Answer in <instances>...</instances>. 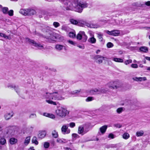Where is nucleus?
I'll return each mask as SVG.
<instances>
[{
    "instance_id": "nucleus-3",
    "label": "nucleus",
    "mask_w": 150,
    "mask_h": 150,
    "mask_svg": "<svg viewBox=\"0 0 150 150\" xmlns=\"http://www.w3.org/2000/svg\"><path fill=\"white\" fill-rule=\"evenodd\" d=\"M51 29L52 28L49 26L45 27L42 29L43 34H39V35L46 39L48 42H52L53 41H55L56 37L55 33Z\"/></svg>"
},
{
    "instance_id": "nucleus-19",
    "label": "nucleus",
    "mask_w": 150,
    "mask_h": 150,
    "mask_svg": "<svg viewBox=\"0 0 150 150\" xmlns=\"http://www.w3.org/2000/svg\"><path fill=\"white\" fill-rule=\"evenodd\" d=\"M27 11L28 12V15H33L35 13V10L31 8L28 9Z\"/></svg>"
},
{
    "instance_id": "nucleus-59",
    "label": "nucleus",
    "mask_w": 150,
    "mask_h": 150,
    "mask_svg": "<svg viewBox=\"0 0 150 150\" xmlns=\"http://www.w3.org/2000/svg\"><path fill=\"white\" fill-rule=\"evenodd\" d=\"M4 34L1 33H0V36L1 37H3L4 35Z\"/></svg>"
},
{
    "instance_id": "nucleus-6",
    "label": "nucleus",
    "mask_w": 150,
    "mask_h": 150,
    "mask_svg": "<svg viewBox=\"0 0 150 150\" xmlns=\"http://www.w3.org/2000/svg\"><path fill=\"white\" fill-rule=\"evenodd\" d=\"M107 85L109 87L113 89H116L120 86L119 82L117 81H111L107 84Z\"/></svg>"
},
{
    "instance_id": "nucleus-5",
    "label": "nucleus",
    "mask_w": 150,
    "mask_h": 150,
    "mask_svg": "<svg viewBox=\"0 0 150 150\" xmlns=\"http://www.w3.org/2000/svg\"><path fill=\"white\" fill-rule=\"evenodd\" d=\"M25 40L26 42L32 45L35 47H37L38 49L42 50L44 49L43 45L40 43H37L34 40H31L28 38H26L25 39Z\"/></svg>"
},
{
    "instance_id": "nucleus-48",
    "label": "nucleus",
    "mask_w": 150,
    "mask_h": 150,
    "mask_svg": "<svg viewBox=\"0 0 150 150\" xmlns=\"http://www.w3.org/2000/svg\"><path fill=\"white\" fill-rule=\"evenodd\" d=\"M3 37L8 39V40H11V37L10 35H9L8 36H7L4 34V35Z\"/></svg>"
},
{
    "instance_id": "nucleus-17",
    "label": "nucleus",
    "mask_w": 150,
    "mask_h": 150,
    "mask_svg": "<svg viewBox=\"0 0 150 150\" xmlns=\"http://www.w3.org/2000/svg\"><path fill=\"white\" fill-rule=\"evenodd\" d=\"M88 41L91 44H95L96 42V39L93 35L88 39Z\"/></svg>"
},
{
    "instance_id": "nucleus-11",
    "label": "nucleus",
    "mask_w": 150,
    "mask_h": 150,
    "mask_svg": "<svg viewBox=\"0 0 150 150\" xmlns=\"http://www.w3.org/2000/svg\"><path fill=\"white\" fill-rule=\"evenodd\" d=\"M84 24L85 26L91 28H97L100 27L99 25L93 23H90L86 22H84Z\"/></svg>"
},
{
    "instance_id": "nucleus-15",
    "label": "nucleus",
    "mask_w": 150,
    "mask_h": 150,
    "mask_svg": "<svg viewBox=\"0 0 150 150\" xmlns=\"http://www.w3.org/2000/svg\"><path fill=\"white\" fill-rule=\"evenodd\" d=\"M46 135V132L45 131H40L39 132L38 136L39 138L42 139L44 138Z\"/></svg>"
},
{
    "instance_id": "nucleus-29",
    "label": "nucleus",
    "mask_w": 150,
    "mask_h": 150,
    "mask_svg": "<svg viewBox=\"0 0 150 150\" xmlns=\"http://www.w3.org/2000/svg\"><path fill=\"white\" fill-rule=\"evenodd\" d=\"M82 32H84L83 31H80L77 34L76 37L77 39L78 40H81L82 39L83 34Z\"/></svg>"
},
{
    "instance_id": "nucleus-47",
    "label": "nucleus",
    "mask_w": 150,
    "mask_h": 150,
    "mask_svg": "<svg viewBox=\"0 0 150 150\" xmlns=\"http://www.w3.org/2000/svg\"><path fill=\"white\" fill-rule=\"evenodd\" d=\"M47 114V116H48V117L50 118L53 119L55 117L54 115L52 114Z\"/></svg>"
},
{
    "instance_id": "nucleus-35",
    "label": "nucleus",
    "mask_w": 150,
    "mask_h": 150,
    "mask_svg": "<svg viewBox=\"0 0 150 150\" xmlns=\"http://www.w3.org/2000/svg\"><path fill=\"white\" fill-rule=\"evenodd\" d=\"M144 133V132L143 131L137 132L136 133V135L137 137H140L142 136Z\"/></svg>"
},
{
    "instance_id": "nucleus-37",
    "label": "nucleus",
    "mask_w": 150,
    "mask_h": 150,
    "mask_svg": "<svg viewBox=\"0 0 150 150\" xmlns=\"http://www.w3.org/2000/svg\"><path fill=\"white\" fill-rule=\"evenodd\" d=\"M53 25L55 28H57V27L59 26L60 25L59 23L54 22L53 23Z\"/></svg>"
},
{
    "instance_id": "nucleus-62",
    "label": "nucleus",
    "mask_w": 150,
    "mask_h": 150,
    "mask_svg": "<svg viewBox=\"0 0 150 150\" xmlns=\"http://www.w3.org/2000/svg\"><path fill=\"white\" fill-rule=\"evenodd\" d=\"M47 114H49L48 113H44L43 115L44 116H47V117H48V116H47Z\"/></svg>"
},
{
    "instance_id": "nucleus-31",
    "label": "nucleus",
    "mask_w": 150,
    "mask_h": 150,
    "mask_svg": "<svg viewBox=\"0 0 150 150\" xmlns=\"http://www.w3.org/2000/svg\"><path fill=\"white\" fill-rule=\"evenodd\" d=\"M82 33H83V35L82 37V41L83 42H85L87 39V37L85 35L84 32H82Z\"/></svg>"
},
{
    "instance_id": "nucleus-2",
    "label": "nucleus",
    "mask_w": 150,
    "mask_h": 150,
    "mask_svg": "<svg viewBox=\"0 0 150 150\" xmlns=\"http://www.w3.org/2000/svg\"><path fill=\"white\" fill-rule=\"evenodd\" d=\"M43 96L45 98L49 99L46 100V101L47 103L54 105H56L57 103L56 102L52 100H62L65 99V98L59 94L58 91L54 92L51 93L47 92L43 94Z\"/></svg>"
},
{
    "instance_id": "nucleus-61",
    "label": "nucleus",
    "mask_w": 150,
    "mask_h": 150,
    "mask_svg": "<svg viewBox=\"0 0 150 150\" xmlns=\"http://www.w3.org/2000/svg\"><path fill=\"white\" fill-rule=\"evenodd\" d=\"M100 52V50H98L96 51V53L98 54Z\"/></svg>"
},
{
    "instance_id": "nucleus-13",
    "label": "nucleus",
    "mask_w": 150,
    "mask_h": 150,
    "mask_svg": "<svg viewBox=\"0 0 150 150\" xmlns=\"http://www.w3.org/2000/svg\"><path fill=\"white\" fill-rule=\"evenodd\" d=\"M87 131H84L83 127L82 126H79L78 127V133L82 135L86 133Z\"/></svg>"
},
{
    "instance_id": "nucleus-38",
    "label": "nucleus",
    "mask_w": 150,
    "mask_h": 150,
    "mask_svg": "<svg viewBox=\"0 0 150 150\" xmlns=\"http://www.w3.org/2000/svg\"><path fill=\"white\" fill-rule=\"evenodd\" d=\"M8 14L10 16H12L13 15V11L12 10H11L8 11Z\"/></svg>"
},
{
    "instance_id": "nucleus-33",
    "label": "nucleus",
    "mask_w": 150,
    "mask_h": 150,
    "mask_svg": "<svg viewBox=\"0 0 150 150\" xmlns=\"http://www.w3.org/2000/svg\"><path fill=\"white\" fill-rule=\"evenodd\" d=\"M97 35H98V38L100 40V41L102 42L103 40V34L100 33H97Z\"/></svg>"
},
{
    "instance_id": "nucleus-4",
    "label": "nucleus",
    "mask_w": 150,
    "mask_h": 150,
    "mask_svg": "<svg viewBox=\"0 0 150 150\" xmlns=\"http://www.w3.org/2000/svg\"><path fill=\"white\" fill-rule=\"evenodd\" d=\"M56 112L58 116L61 118L65 117L69 113L67 109L63 107L58 108L56 110Z\"/></svg>"
},
{
    "instance_id": "nucleus-49",
    "label": "nucleus",
    "mask_w": 150,
    "mask_h": 150,
    "mask_svg": "<svg viewBox=\"0 0 150 150\" xmlns=\"http://www.w3.org/2000/svg\"><path fill=\"white\" fill-rule=\"evenodd\" d=\"M132 67L134 68H137L138 67V65L137 64H132L131 65Z\"/></svg>"
},
{
    "instance_id": "nucleus-10",
    "label": "nucleus",
    "mask_w": 150,
    "mask_h": 150,
    "mask_svg": "<svg viewBox=\"0 0 150 150\" xmlns=\"http://www.w3.org/2000/svg\"><path fill=\"white\" fill-rule=\"evenodd\" d=\"M7 87L14 89L18 94L19 95L20 94V89L18 86H16L13 84H9L8 85Z\"/></svg>"
},
{
    "instance_id": "nucleus-1",
    "label": "nucleus",
    "mask_w": 150,
    "mask_h": 150,
    "mask_svg": "<svg viewBox=\"0 0 150 150\" xmlns=\"http://www.w3.org/2000/svg\"><path fill=\"white\" fill-rule=\"evenodd\" d=\"M64 5V10L74 11L81 13L84 8L88 7V4L79 0H59Z\"/></svg>"
},
{
    "instance_id": "nucleus-54",
    "label": "nucleus",
    "mask_w": 150,
    "mask_h": 150,
    "mask_svg": "<svg viewBox=\"0 0 150 150\" xmlns=\"http://www.w3.org/2000/svg\"><path fill=\"white\" fill-rule=\"evenodd\" d=\"M115 126L117 127H118V128H121L122 126L121 125H120V124H115Z\"/></svg>"
},
{
    "instance_id": "nucleus-63",
    "label": "nucleus",
    "mask_w": 150,
    "mask_h": 150,
    "mask_svg": "<svg viewBox=\"0 0 150 150\" xmlns=\"http://www.w3.org/2000/svg\"><path fill=\"white\" fill-rule=\"evenodd\" d=\"M0 150H3V147L1 146H0Z\"/></svg>"
},
{
    "instance_id": "nucleus-52",
    "label": "nucleus",
    "mask_w": 150,
    "mask_h": 150,
    "mask_svg": "<svg viewBox=\"0 0 150 150\" xmlns=\"http://www.w3.org/2000/svg\"><path fill=\"white\" fill-rule=\"evenodd\" d=\"M67 42H68L69 43L73 45H74L76 44L75 42H73L71 40H68L67 41Z\"/></svg>"
},
{
    "instance_id": "nucleus-20",
    "label": "nucleus",
    "mask_w": 150,
    "mask_h": 150,
    "mask_svg": "<svg viewBox=\"0 0 150 150\" xmlns=\"http://www.w3.org/2000/svg\"><path fill=\"white\" fill-rule=\"evenodd\" d=\"M27 10H28V9H21L20 10L19 13L25 16L28 15V12Z\"/></svg>"
},
{
    "instance_id": "nucleus-40",
    "label": "nucleus",
    "mask_w": 150,
    "mask_h": 150,
    "mask_svg": "<svg viewBox=\"0 0 150 150\" xmlns=\"http://www.w3.org/2000/svg\"><path fill=\"white\" fill-rule=\"evenodd\" d=\"M93 100V98L92 97H88L86 99V102H89Z\"/></svg>"
},
{
    "instance_id": "nucleus-53",
    "label": "nucleus",
    "mask_w": 150,
    "mask_h": 150,
    "mask_svg": "<svg viewBox=\"0 0 150 150\" xmlns=\"http://www.w3.org/2000/svg\"><path fill=\"white\" fill-rule=\"evenodd\" d=\"M36 117V115L34 114H31L30 116V118H33L34 117Z\"/></svg>"
},
{
    "instance_id": "nucleus-23",
    "label": "nucleus",
    "mask_w": 150,
    "mask_h": 150,
    "mask_svg": "<svg viewBox=\"0 0 150 150\" xmlns=\"http://www.w3.org/2000/svg\"><path fill=\"white\" fill-rule=\"evenodd\" d=\"M112 60L115 62H117L122 63L123 62V60L120 58L113 57L112 58Z\"/></svg>"
},
{
    "instance_id": "nucleus-42",
    "label": "nucleus",
    "mask_w": 150,
    "mask_h": 150,
    "mask_svg": "<svg viewBox=\"0 0 150 150\" xmlns=\"http://www.w3.org/2000/svg\"><path fill=\"white\" fill-rule=\"evenodd\" d=\"M72 137L76 139L77 138H79V136L76 134L74 133L72 134Z\"/></svg>"
},
{
    "instance_id": "nucleus-34",
    "label": "nucleus",
    "mask_w": 150,
    "mask_h": 150,
    "mask_svg": "<svg viewBox=\"0 0 150 150\" xmlns=\"http://www.w3.org/2000/svg\"><path fill=\"white\" fill-rule=\"evenodd\" d=\"M6 143V139L3 138H1L0 139V143L1 144L4 145Z\"/></svg>"
},
{
    "instance_id": "nucleus-44",
    "label": "nucleus",
    "mask_w": 150,
    "mask_h": 150,
    "mask_svg": "<svg viewBox=\"0 0 150 150\" xmlns=\"http://www.w3.org/2000/svg\"><path fill=\"white\" fill-rule=\"evenodd\" d=\"M107 46L108 48H110L113 46V45L111 42H109L107 44Z\"/></svg>"
},
{
    "instance_id": "nucleus-57",
    "label": "nucleus",
    "mask_w": 150,
    "mask_h": 150,
    "mask_svg": "<svg viewBox=\"0 0 150 150\" xmlns=\"http://www.w3.org/2000/svg\"><path fill=\"white\" fill-rule=\"evenodd\" d=\"M77 47H78L79 48L81 49H84L85 48V47L84 46L78 45Z\"/></svg>"
},
{
    "instance_id": "nucleus-7",
    "label": "nucleus",
    "mask_w": 150,
    "mask_h": 150,
    "mask_svg": "<svg viewBox=\"0 0 150 150\" xmlns=\"http://www.w3.org/2000/svg\"><path fill=\"white\" fill-rule=\"evenodd\" d=\"M105 32L108 35L115 36H118L120 34V31L119 30H113L111 31L108 30L105 31Z\"/></svg>"
},
{
    "instance_id": "nucleus-9",
    "label": "nucleus",
    "mask_w": 150,
    "mask_h": 150,
    "mask_svg": "<svg viewBox=\"0 0 150 150\" xmlns=\"http://www.w3.org/2000/svg\"><path fill=\"white\" fill-rule=\"evenodd\" d=\"M105 57L99 55H96L94 56V59L97 60L96 62L99 64H100L103 62V60Z\"/></svg>"
},
{
    "instance_id": "nucleus-56",
    "label": "nucleus",
    "mask_w": 150,
    "mask_h": 150,
    "mask_svg": "<svg viewBox=\"0 0 150 150\" xmlns=\"http://www.w3.org/2000/svg\"><path fill=\"white\" fill-rule=\"evenodd\" d=\"M145 4L147 6H150V1H149L147 2H145Z\"/></svg>"
},
{
    "instance_id": "nucleus-41",
    "label": "nucleus",
    "mask_w": 150,
    "mask_h": 150,
    "mask_svg": "<svg viewBox=\"0 0 150 150\" xmlns=\"http://www.w3.org/2000/svg\"><path fill=\"white\" fill-rule=\"evenodd\" d=\"M122 111L123 108H120L117 109L116 111L117 113L120 114L121 113Z\"/></svg>"
},
{
    "instance_id": "nucleus-58",
    "label": "nucleus",
    "mask_w": 150,
    "mask_h": 150,
    "mask_svg": "<svg viewBox=\"0 0 150 150\" xmlns=\"http://www.w3.org/2000/svg\"><path fill=\"white\" fill-rule=\"evenodd\" d=\"M145 59L149 61H150V57H145Z\"/></svg>"
},
{
    "instance_id": "nucleus-25",
    "label": "nucleus",
    "mask_w": 150,
    "mask_h": 150,
    "mask_svg": "<svg viewBox=\"0 0 150 150\" xmlns=\"http://www.w3.org/2000/svg\"><path fill=\"white\" fill-rule=\"evenodd\" d=\"M30 136L26 137L25 140L24 144L25 145H27L30 142Z\"/></svg>"
},
{
    "instance_id": "nucleus-64",
    "label": "nucleus",
    "mask_w": 150,
    "mask_h": 150,
    "mask_svg": "<svg viewBox=\"0 0 150 150\" xmlns=\"http://www.w3.org/2000/svg\"><path fill=\"white\" fill-rule=\"evenodd\" d=\"M147 70H148V71H150V67H147Z\"/></svg>"
},
{
    "instance_id": "nucleus-30",
    "label": "nucleus",
    "mask_w": 150,
    "mask_h": 150,
    "mask_svg": "<svg viewBox=\"0 0 150 150\" xmlns=\"http://www.w3.org/2000/svg\"><path fill=\"white\" fill-rule=\"evenodd\" d=\"M1 11L4 14H7L8 11V8L7 7H3L2 8Z\"/></svg>"
},
{
    "instance_id": "nucleus-26",
    "label": "nucleus",
    "mask_w": 150,
    "mask_h": 150,
    "mask_svg": "<svg viewBox=\"0 0 150 150\" xmlns=\"http://www.w3.org/2000/svg\"><path fill=\"white\" fill-rule=\"evenodd\" d=\"M56 141L57 142L61 144L65 143L67 142L65 139H61L60 138L57 139Z\"/></svg>"
},
{
    "instance_id": "nucleus-18",
    "label": "nucleus",
    "mask_w": 150,
    "mask_h": 150,
    "mask_svg": "<svg viewBox=\"0 0 150 150\" xmlns=\"http://www.w3.org/2000/svg\"><path fill=\"white\" fill-rule=\"evenodd\" d=\"M108 126L106 125H104L100 128V131L101 133L103 134L105 132Z\"/></svg>"
},
{
    "instance_id": "nucleus-27",
    "label": "nucleus",
    "mask_w": 150,
    "mask_h": 150,
    "mask_svg": "<svg viewBox=\"0 0 150 150\" xmlns=\"http://www.w3.org/2000/svg\"><path fill=\"white\" fill-rule=\"evenodd\" d=\"M52 135L54 138H57L58 137V132L56 130H54L52 131Z\"/></svg>"
},
{
    "instance_id": "nucleus-51",
    "label": "nucleus",
    "mask_w": 150,
    "mask_h": 150,
    "mask_svg": "<svg viewBox=\"0 0 150 150\" xmlns=\"http://www.w3.org/2000/svg\"><path fill=\"white\" fill-rule=\"evenodd\" d=\"M108 137L109 138L113 139L114 138V135L112 133H110L109 134Z\"/></svg>"
},
{
    "instance_id": "nucleus-24",
    "label": "nucleus",
    "mask_w": 150,
    "mask_h": 150,
    "mask_svg": "<svg viewBox=\"0 0 150 150\" xmlns=\"http://www.w3.org/2000/svg\"><path fill=\"white\" fill-rule=\"evenodd\" d=\"M139 50L141 52H146L148 51V49L146 47H142L140 48Z\"/></svg>"
},
{
    "instance_id": "nucleus-14",
    "label": "nucleus",
    "mask_w": 150,
    "mask_h": 150,
    "mask_svg": "<svg viewBox=\"0 0 150 150\" xmlns=\"http://www.w3.org/2000/svg\"><path fill=\"white\" fill-rule=\"evenodd\" d=\"M132 79L137 81H146V78L145 77H135L133 78Z\"/></svg>"
},
{
    "instance_id": "nucleus-12",
    "label": "nucleus",
    "mask_w": 150,
    "mask_h": 150,
    "mask_svg": "<svg viewBox=\"0 0 150 150\" xmlns=\"http://www.w3.org/2000/svg\"><path fill=\"white\" fill-rule=\"evenodd\" d=\"M55 48L58 51H61L63 49L66 51L67 50V49L64 46L59 44L56 45Z\"/></svg>"
},
{
    "instance_id": "nucleus-46",
    "label": "nucleus",
    "mask_w": 150,
    "mask_h": 150,
    "mask_svg": "<svg viewBox=\"0 0 150 150\" xmlns=\"http://www.w3.org/2000/svg\"><path fill=\"white\" fill-rule=\"evenodd\" d=\"M69 127L71 128H73L75 126V124L73 122H71L69 124Z\"/></svg>"
},
{
    "instance_id": "nucleus-21",
    "label": "nucleus",
    "mask_w": 150,
    "mask_h": 150,
    "mask_svg": "<svg viewBox=\"0 0 150 150\" xmlns=\"http://www.w3.org/2000/svg\"><path fill=\"white\" fill-rule=\"evenodd\" d=\"M12 116L13 115L11 114V113H6L4 116L5 119L6 120H8L10 119Z\"/></svg>"
},
{
    "instance_id": "nucleus-36",
    "label": "nucleus",
    "mask_w": 150,
    "mask_h": 150,
    "mask_svg": "<svg viewBox=\"0 0 150 150\" xmlns=\"http://www.w3.org/2000/svg\"><path fill=\"white\" fill-rule=\"evenodd\" d=\"M70 22L72 24L75 25L78 23V22L76 20L73 19L70 20Z\"/></svg>"
},
{
    "instance_id": "nucleus-60",
    "label": "nucleus",
    "mask_w": 150,
    "mask_h": 150,
    "mask_svg": "<svg viewBox=\"0 0 150 150\" xmlns=\"http://www.w3.org/2000/svg\"><path fill=\"white\" fill-rule=\"evenodd\" d=\"M28 150H35V149H33V147H30L28 149Z\"/></svg>"
},
{
    "instance_id": "nucleus-43",
    "label": "nucleus",
    "mask_w": 150,
    "mask_h": 150,
    "mask_svg": "<svg viewBox=\"0 0 150 150\" xmlns=\"http://www.w3.org/2000/svg\"><path fill=\"white\" fill-rule=\"evenodd\" d=\"M69 35L70 37L74 38L75 36V34L73 32H70L69 33Z\"/></svg>"
},
{
    "instance_id": "nucleus-16",
    "label": "nucleus",
    "mask_w": 150,
    "mask_h": 150,
    "mask_svg": "<svg viewBox=\"0 0 150 150\" xmlns=\"http://www.w3.org/2000/svg\"><path fill=\"white\" fill-rule=\"evenodd\" d=\"M100 89L94 88L90 91V93L91 94H96L100 93Z\"/></svg>"
},
{
    "instance_id": "nucleus-8",
    "label": "nucleus",
    "mask_w": 150,
    "mask_h": 150,
    "mask_svg": "<svg viewBox=\"0 0 150 150\" xmlns=\"http://www.w3.org/2000/svg\"><path fill=\"white\" fill-rule=\"evenodd\" d=\"M68 125H63L61 128L62 133L64 134H69L70 132V130L68 129Z\"/></svg>"
},
{
    "instance_id": "nucleus-39",
    "label": "nucleus",
    "mask_w": 150,
    "mask_h": 150,
    "mask_svg": "<svg viewBox=\"0 0 150 150\" xmlns=\"http://www.w3.org/2000/svg\"><path fill=\"white\" fill-rule=\"evenodd\" d=\"M132 62V60H131V59H129L127 60H126L124 62V63L126 65H127L130 63H131Z\"/></svg>"
},
{
    "instance_id": "nucleus-32",
    "label": "nucleus",
    "mask_w": 150,
    "mask_h": 150,
    "mask_svg": "<svg viewBox=\"0 0 150 150\" xmlns=\"http://www.w3.org/2000/svg\"><path fill=\"white\" fill-rule=\"evenodd\" d=\"M32 142L33 143L35 144L36 145H38V142L37 141V139L35 137H34L32 140Z\"/></svg>"
},
{
    "instance_id": "nucleus-45",
    "label": "nucleus",
    "mask_w": 150,
    "mask_h": 150,
    "mask_svg": "<svg viewBox=\"0 0 150 150\" xmlns=\"http://www.w3.org/2000/svg\"><path fill=\"white\" fill-rule=\"evenodd\" d=\"M50 146V144L48 142H45L44 143V146L45 148H47L49 147Z\"/></svg>"
},
{
    "instance_id": "nucleus-22",
    "label": "nucleus",
    "mask_w": 150,
    "mask_h": 150,
    "mask_svg": "<svg viewBox=\"0 0 150 150\" xmlns=\"http://www.w3.org/2000/svg\"><path fill=\"white\" fill-rule=\"evenodd\" d=\"M10 143L11 144H14L17 143V140L16 139L14 138H11L9 140Z\"/></svg>"
},
{
    "instance_id": "nucleus-55",
    "label": "nucleus",
    "mask_w": 150,
    "mask_h": 150,
    "mask_svg": "<svg viewBox=\"0 0 150 150\" xmlns=\"http://www.w3.org/2000/svg\"><path fill=\"white\" fill-rule=\"evenodd\" d=\"M100 93H104L105 92V89H100Z\"/></svg>"
},
{
    "instance_id": "nucleus-28",
    "label": "nucleus",
    "mask_w": 150,
    "mask_h": 150,
    "mask_svg": "<svg viewBox=\"0 0 150 150\" xmlns=\"http://www.w3.org/2000/svg\"><path fill=\"white\" fill-rule=\"evenodd\" d=\"M122 138L125 139H128L130 137L129 134L127 132H125L122 135Z\"/></svg>"
},
{
    "instance_id": "nucleus-50",
    "label": "nucleus",
    "mask_w": 150,
    "mask_h": 150,
    "mask_svg": "<svg viewBox=\"0 0 150 150\" xmlns=\"http://www.w3.org/2000/svg\"><path fill=\"white\" fill-rule=\"evenodd\" d=\"M80 90H75L73 92H71V93L73 94H76V93H79L80 92Z\"/></svg>"
}]
</instances>
